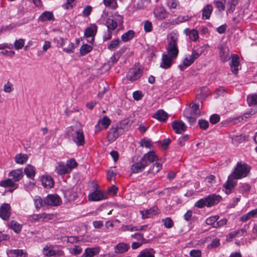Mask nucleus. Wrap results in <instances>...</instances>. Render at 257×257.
Listing matches in <instances>:
<instances>
[{"instance_id":"obj_55","label":"nucleus","mask_w":257,"mask_h":257,"mask_svg":"<svg viewBox=\"0 0 257 257\" xmlns=\"http://www.w3.org/2000/svg\"><path fill=\"white\" fill-rule=\"evenodd\" d=\"M162 222L164 223V226L167 228H170L173 227L174 222L170 217H167L162 219Z\"/></svg>"},{"instance_id":"obj_16","label":"nucleus","mask_w":257,"mask_h":257,"mask_svg":"<svg viewBox=\"0 0 257 257\" xmlns=\"http://www.w3.org/2000/svg\"><path fill=\"white\" fill-rule=\"evenodd\" d=\"M154 14L158 20H163L167 17V13L161 6H158L155 8Z\"/></svg>"},{"instance_id":"obj_50","label":"nucleus","mask_w":257,"mask_h":257,"mask_svg":"<svg viewBox=\"0 0 257 257\" xmlns=\"http://www.w3.org/2000/svg\"><path fill=\"white\" fill-rule=\"evenodd\" d=\"M191 112L190 114L198 116L200 115V111L199 109V105L194 103L191 107Z\"/></svg>"},{"instance_id":"obj_43","label":"nucleus","mask_w":257,"mask_h":257,"mask_svg":"<svg viewBox=\"0 0 257 257\" xmlns=\"http://www.w3.org/2000/svg\"><path fill=\"white\" fill-rule=\"evenodd\" d=\"M9 254H13V257H26V252L22 249H11L9 251Z\"/></svg>"},{"instance_id":"obj_32","label":"nucleus","mask_w":257,"mask_h":257,"mask_svg":"<svg viewBox=\"0 0 257 257\" xmlns=\"http://www.w3.org/2000/svg\"><path fill=\"white\" fill-rule=\"evenodd\" d=\"M0 186L4 187H14L16 189L18 188V185L16 184L12 179L9 178L5 180L1 181L0 182Z\"/></svg>"},{"instance_id":"obj_36","label":"nucleus","mask_w":257,"mask_h":257,"mask_svg":"<svg viewBox=\"0 0 257 257\" xmlns=\"http://www.w3.org/2000/svg\"><path fill=\"white\" fill-rule=\"evenodd\" d=\"M103 129H107L109 126L111 120L107 116H103L102 118L99 119L97 122Z\"/></svg>"},{"instance_id":"obj_47","label":"nucleus","mask_w":257,"mask_h":257,"mask_svg":"<svg viewBox=\"0 0 257 257\" xmlns=\"http://www.w3.org/2000/svg\"><path fill=\"white\" fill-rule=\"evenodd\" d=\"M66 165L69 169L70 173L73 169L77 166L78 164L74 159H70L67 161Z\"/></svg>"},{"instance_id":"obj_35","label":"nucleus","mask_w":257,"mask_h":257,"mask_svg":"<svg viewBox=\"0 0 257 257\" xmlns=\"http://www.w3.org/2000/svg\"><path fill=\"white\" fill-rule=\"evenodd\" d=\"M37 219L38 221H47L50 220H52L54 218V215L52 214H47L46 213H43L40 214L36 215Z\"/></svg>"},{"instance_id":"obj_51","label":"nucleus","mask_w":257,"mask_h":257,"mask_svg":"<svg viewBox=\"0 0 257 257\" xmlns=\"http://www.w3.org/2000/svg\"><path fill=\"white\" fill-rule=\"evenodd\" d=\"M247 101L249 106L257 104V94L248 95Z\"/></svg>"},{"instance_id":"obj_44","label":"nucleus","mask_w":257,"mask_h":257,"mask_svg":"<svg viewBox=\"0 0 257 257\" xmlns=\"http://www.w3.org/2000/svg\"><path fill=\"white\" fill-rule=\"evenodd\" d=\"M92 50L91 46L88 44L82 45L80 49V53L82 56H84L89 53Z\"/></svg>"},{"instance_id":"obj_8","label":"nucleus","mask_w":257,"mask_h":257,"mask_svg":"<svg viewBox=\"0 0 257 257\" xmlns=\"http://www.w3.org/2000/svg\"><path fill=\"white\" fill-rule=\"evenodd\" d=\"M61 199L56 194L47 195L44 199V204L46 206H56L60 205Z\"/></svg>"},{"instance_id":"obj_40","label":"nucleus","mask_w":257,"mask_h":257,"mask_svg":"<svg viewBox=\"0 0 257 257\" xmlns=\"http://www.w3.org/2000/svg\"><path fill=\"white\" fill-rule=\"evenodd\" d=\"M249 228V224H245L243 227L239 229L235 230L236 232L237 237H243L247 235V230Z\"/></svg>"},{"instance_id":"obj_57","label":"nucleus","mask_w":257,"mask_h":257,"mask_svg":"<svg viewBox=\"0 0 257 257\" xmlns=\"http://www.w3.org/2000/svg\"><path fill=\"white\" fill-rule=\"evenodd\" d=\"M214 3L219 11L224 10V2L223 0H215Z\"/></svg>"},{"instance_id":"obj_26","label":"nucleus","mask_w":257,"mask_h":257,"mask_svg":"<svg viewBox=\"0 0 257 257\" xmlns=\"http://www.w3.org/2000/svg\"><path fill=\"white\" fill-rule=\"evenodd\" d=\"M184 33L189 36V39L193 41H196L199 38V34L197 30L195 29L190 30L189 29H185Z\"/></svg>"},{"instance_id":"obj_54","label":"nucleus","mask_w":257,"mask_h":257,"mask_svg":"<svg viewBox=\"0 0 257 257\" xmlns=\"http://www.w3.org/2000/svg\"><path fill=\"white\" fill-rule=\"evenodd\" d=\"M250 186L247 184H244L240 186L238 189L240 193L243 194L244 193H248L250 189Z\"/></svg>"},{"instance_id":"obj_23","label":"nucleus","mask_w":257,"mask_h":257,"mask_svg":"<svg viewBox=\"0 0 257 257\" xmlns=\"http://www.w3.org/2000/svg\"><path fill=\"white\" fill-rule=\"evenodd\" d=\"M41 181L43 187L45 188H52L54 185V181L52 177L48 175L43 176L41 177Z\"/></svg>"},{"instance_id":"obj_1","label":"nucleus","mask_w":257,"mask_h":257,"mask_svg":"<svg viewBox=\"0 0 257 257\" xmlns=\"http://www.w3.org/2000/svg\"><path fill=\"white\" fill-rule=\"evenodd\" d=\"M178 37L175 34H170L167 47V55L170 56L173 58H176L179 53L178 48Z\"/></svg>"},{"instance_id":"obj_59","label":"nucleus","mask_w":257,"mask_h":257,"mask_svg":"<svg viewBox=\"0 0 257 257\" xmlns=\"http://www.w3.org/2000/svg\"><path fill=\"white\" fill-rule=\"evenodd\" d=\"M144 30L146 33H149L153 30V25L149 21H146L144 23Z\"/></svg>"},{"instance_id":"obj_20","label":"nucleus","mask_w":257,"mask_h":257,"mask_svg":"<svg viewBox=\"0 0 257 257\" xmlns=\"http://www.w3.org/2000/svg\"><path fill=\"white\" fill-rule=\"evenodd\" d=\"M55 172L59 175L63 176L66 174L70 173V170L63 162H59L55 167Z\"/></svg>"},{"instance_id":"obj_19","label":"nucleus","mask_w":257,"mask_h":257,"mask_svg":"<svg viewBox=\"0 0 257 257\" xmlns=\"http://www.w3.org/2000/svg\"><path fill=\"white\" fill-rule=\"evenodd\" d=\"M255 113L254 111L251 110L249 112H246L243 114V116H240L232 118L231 119H229L226 121V123H232L233 124H236L244 119V118H247L249 117L252 115L254 114Z\"/></svg>"},{"instance_id":"obj_10","label":"nucleus","mask_w":257,"mask_h":257,"mask_svg":"<svg viewBox=\"0 0 257 257\" xmlns=\"http://www.w3.org/2000/svg\"><path fill=\"white\" fill-rule=\"evenodd\" d=\"M106 198L107 195L104 192L97 189L88 195L89 201H98Z\"/></svg>"},{"instance_id":"obj_17","label":"nucleus","mask_w":257,"mask_h":257,"mask_svg":"<svg viewBox=\"0 0 257 257\" xmlns=\"http://www.w3.org/2000/svg\"><path fill=\"white\" fill-rule=\"evenodd\" d=\"M174 58L166 54H163L162 57V62L160 64V67L163 69H168L171 67L173 63V60Z\"/></svg>"},{"instance_id":"obj_3","label":"nucleus","mask_w":257,"mask_h":257,"mask_svg":"<svg viewBox=\"0 0 257 257\" xmlns=\"http://www.w3.org/2000/svg\"><path fill=\"white\" fill-rule=\"evenodd\" d=\"M68 135L72 137V140L78 146H82L85 144V138L82 129L74 130L70 127L68 130Z\"/></svg>"},{"instance_id":"obj_18","label":"nucleus","mask_w":257,"mask_h":257,"mask_svg":"<svg viewBox=\"0 0 257 257\" xmlns=\"http://www.w3.org/2000/svg\"><path fill=\"white\" fill-rule=\"evenodd\" d=\"M146 166H147V165L141 159L139 162L132 165L131 167L132 173L136 174L142 172Z\"/></svg>"},{"instance_id":"obj_41","label":"nucleus","mask_w":257,"mask_h":257,"mask_svg":"<svg viewBox=\"0 0 257 257\" xmlns=\"http://www.w3.org/2000/svg\"><path fill=\"white\" fill-rule=\"evenodd\" d=\"M140 144L141 147L151 149L153 147V143L150 139L146 138L142 139Z\"/></svg>"},{"instance_id":"obj_21","label":"nucleus","mask_w":257,"mask_h":257,"mask_svg":"<svg viewBox=\"0 0 257 257\" xmlns=\"http://www.w3.org/2000/svg\"><path fill=\"white\" fill-rule=\"evenodd\" d=\"M9 176L12 177V179L15 182H17L21 180L24 176L22 169H18L11 171Z\"/></svg>"},{"instance_id":"obj_29","label":"nucleus","mask_w":257,"mask_h":257,"mask_svg":"<svg viewBox=\"0 0 257 257\" xmlns=\"http://www.w3.org/2000/svg\"><path fill=\"white\" fill-rule=\"evenodd\" d=\"M54 17L52 12L45 11L43 12L38 18V20L41 22L53 20Z\"/></svg>"},{"instance_id":"obj_45","label":"nucleus","mask_w":257,"mask_h":257,"mask_svg":"<svg viewBox=\"0 0 257 257\" xmlns=\"http://www.w3.org/2000/svg\"><path fill=\"white\" fill-rule=\"evenodd\" d=\"M119 39H114L110 42L107 46V48L109 50L113 51L119 47Z\"/></svg>"},{"instance_id":"obj_63","label":"nucleus","mask_w":257,"mask_h":257,"mask_svg":"<svg viewBox=\"0 0 257 257\" xmlns=\"http://www.w3.org/2000/svg\"><path fill=\"white\" fill-rule=\"evenodd\" d=\"M92 8L90 6H87L84 8L82 11L83 16L84 17H88L91 13Z\"/></svg>"},{"instance_id":"obj_12","label":"nucleus","mask_w":257,"mask_h":257,"mask_svg":"<svg viewBox=\"0 0 257 257\" xmlns=\"http://www.w3.org/2000/svg\"><path fill=\"white\" fill-rule=\"evenodd\" d=\"M123 133V131L120 130L117 125L116 127H112L109 130L107 138L109 141H114L120 135Z\"/></svg>"},{"instance_id":"obj_28","label":"nucleus","mask_w":257,"mask_h":257,"mask_svg":"<svg viewBox=\"0 0 257 257\" xmlns=\"http://www.w3.org/2000/svg\"><path fill=\"white\" fill-rule=\"evenodd\" d=\"M35 168L34 166L31 165H28L24 169V172L27 177L33 179L35 176Z\"/></svg>"},{"instance_id":"obj_39","label":"nucleus","mask_w":257,"mask_h":257,"mask_svg":"<svg viewBox=\"0 0 257 257\" xmlns=\"http://www.w3.org/2000/svg\"><path fill=\"white\" fill-rule=\"evenodd\" d=\"M162 167L161 164L158 162H156L151 166L150 169L148 171V173L153 174H157L162 169Z\"/></svg>"},{"instance_id":"obj_60","label":"nucleus","mask_w":257,"mask_h":257,"mask_svg":"<svg viewBox=\"0 0 257 257\" xmlns=\"http://www.w3.org/2000/svg\"><path fill=\"white\" fill-rule=\"evenodd\" d=\"M198 125L200 128L206 130L209 126V122L204 119H199L198 121Z\"/></svg>"},{"instance_id":"obj_9","label":"nucleus","mask_w":257,"mask_h":257,"mask_svg":"<svg viewBox=\"0 0 257 257\" xmlns=\"http://www.w3.org/2000/svg\"><path fill=\"white\" fill-rule=\"evenodd\" d=\"M238 179L232 174L228 177L227 180L226 181V194H229L232 193L237 184Z\"/></svg>"},{"instance_id":"obj_4","label":"nucleus","mask_w":257,"mask_h":257,"mask_svg":"<svg viewBox=\"0 0 257 257\" xmlns=\"http://www.w3.org/2000/svg\"><path fill=\"white\" fill-rule=\"evenodd\" d=\"M250 170V167L247 164L237 162L232 174L238 179L246 177Z\"/></svg>"},{"instance_id":"obj_34","label":"nucleus","mask_w":257,"mask_h":257,"mask_svg":"<svg viewBox=\"0 0 257 257\" xmlns=\"http://www.w3.org/2000/svg\"><path fill=\"white\" fill-rule=\"evenodd\" d=\"M213 8L211 5H206L202 10V18L209 19L212 12Z\"/></svg>"},{"instance_id":"obj_15","label":"nucleus","mask_w":257,"mask_h":257,"mask_svg":"<svg viewBox=\"0 0 257 257\" xmlns=\"http://www.w3.org/2000/svg\"><path fill=\"white\" fill-rule=\"evenodd\" d=\"M158 207L154 206L149 209L141 210L140 212L142 215V218L144 219L153 217L158 213Z\"/></svg>"},{"instance_id":"obj_62","label":"nucleus","mask_w":257,"mask_h":257,"mask_svg":"<svg viewBox=\"0 0 257 257\" xmlns=\"http://www.w3.org/2000/svg\"><path fill=\"white\" fill-rule=\"evenodd\" d=\"M82 248L79 246H75L74 248L70 250V252L71 254L74 255L79 254L82 252Z\"/></svg>"},{"instance_id":"obj_14","label":"nucleus","mask_w":257,"mask_h":257,"mask_svg":"<svg viewBox=\"0 0 257 257\" xmlns=\"http://www.w3.org/2000/svg\"><path fill=\"white\" fill-rule=\"evenodd\" d=\"M172 126L177 134H181L186 130L187 126L182 120H175L172 122Z\"/></svg>"},{"instance_id":"obj_11","label":"nucleus","mask_w":257,"mask_h":257,"mask_svg":"<svg viewBox=\"0 0 257 257\" xmlns=\"http://www.w3.org/2000/svg\"><path fill=\"white\" fill-rule=\"evenodd\" d=\"M11 215V206L8 203H4L0 207V217L4 220H9Z\"/></svg>"},{"instance_id":"obj_27","label":"nucleus","mask_w":257,"mask_h":257,"mask_svg":"<svg viewBox=\"0 0 257 257\" xmlns=\"http://www.w3.org/2000/svg\"><path fill=\"white\" fill-rule=\"evenodd\" d=\"M153 117L162 122L166 121L168 114L163 109L158 110L153 115Z\"/></svg>"},{"instance_id":"obj_48","label":"nucleus","mask_w":257,"mask_h":257,"mask_svg":"<svg viewBox=\"0 0 257 257\" xmlns=\"http://www.w3.org/2000/svg\"><path fill=\"white\" fill-rule=\"evenodd\" d=\"M238 0H228L227 12L228 13H232L234 10L235 6L238 4Z\"/></svg>"},{"instance_id":"obj_13","label":"nucleus","mask_w":257,"mask_h":257,"mask_svg":"<svg viewBox=\"0 0 257 257\" xmlns=\"http://www.w3.org/2000/svg\"><path fill=\"white\" fill-rule=\"evenodd\" d=\"M142 159L147 166H148L150 163L158 160V157L155 152L152 151L145 154Z\"/></svg>"},{"instance_id":"obj_22","label":"nucleus","mask_w":257,"mask_h":257,"mask_svg":"<svg viewBox=\"0 0 257 257\" xmlns=\"http://www.w3.org/2000/svg\"><path fill=\"white\" fill-rule=\"evenodd\" d=\"M97 26L93 24L90 27L87 28L84 32V36L86 38L92 37L91 41H88L90 43H92L94 41V36L97 32Z\"/></svg>"},{"instance_id":"obj_2","label":"nucleus","mask_w":257,"mask_h":257,"mask_svg":"<svg viewBox=\"0 0 257 257\" xmlns=\"http://www.w3.org/2000/svg\"><path fill=\"white\" fill-rule=\"evenodd\" d=\"M221 197L219 195L214 194L209 195L206 198L201 199L197 201L195 206L199 208H202L205 206L211 207L217 204L221 200Z\"/></svg>"},{"instance_id":"obj_52","label":"nucleus","mask_w":257,"mask_h":257,"mask_svg":"<svg viewBox=\"0 0 257 257\" xmlns=\"http://www.w3.org/2000/svg\"><path fill=\"white\" fill-rule=\"evenodd\" d=\"M34 203L36 209H40L43 206H45L44 204V200L39 196H36L35 197L34 199Z\"/></svg>"},{"instance_id":"obj_30","label":"nucleus","mask_w":257,"mask_h":257,"mask_svg":"<svg viewBox=\"0 0 257 257\" xmlns=\"http://www.w3.org/2000/svg\"><path fill=\"white\" fill-rule=\"evenodd\" d=\"M155 250L152 248H146L142 250L137 257H155Z\"/></svg>"},{"instance_id":"obj_5","label":"nucleus","mask_w":257,"mask_h":257,"mask_svg":"<svg viewBox=\"0 0 257 257\" xmlns=\"http://www.w3.org/2000/svg\"><path fill=\"white\" fill-rule=\"evenodd\" d=\"M142 75V70L139 65L136 64L127 73L126 78L128 80L133 81L139 79Z\"/></svg>"},{"instance_id":"obj_61","label":"nucleus","mask_w":257,"mask_h":257,"mask_svg":"<svg viewBox=\"0 0 257 257\" xmlns=\"http://www.w3.org/2000/svg\"><path fill=\"white\" fill-rule=\"evenodd\" d=\"M54 42L56 43L57 46L60 48L63 47L65 44L66 40L62 38L59 37L55 38Z\"/></svg>"},{"instance_id":"obj_6","label":"nucleus","mask_w":257,"mask_h":257,"mask_svg":"<svg viewBox=\"0 0 257 257\" xmlns=\"http://www.w3.org/2000/svg\"><path fill=\"white\" fill-rule=\"evenodd\" d=\"M123 22V17L119 15L116 16L114 19L107 18L105 24L107 31H114L118 25H121Z\"/></svg>"},{"instance_id":"obj_7","label":"nucleus","mask_w":257,"mask_h":257,"mask_svg":"<svg viewBox=\"0 0 257 257\" xmlns=\"http://www.w3.org/2000/svg\"><path fill=\"white\" fill-rule=\"evenodd\" d=\"M229 59H230V61L229 63V65L230 70L232 73L236 75L238 74L239 67H240L239 56L236 54H232Z\"/></svg>"},{"instance_id":"obj_49","label":"nucleus","mask_w":257,"mask_h":257,"mask_svg":"<svg viewBox=\"0 0 257 257\" xmlns=\"http://www.w3.org/2000/svg\"><path fill=\"white\" fill-rule=\"evenodd\" d=\"M11 228L16 232L19 233L22 229L21 225L15 221H12L10 223Z\"/></svg>"},{"instance_id":"obj_53","label":"nucleus","mask_w":257,"mask_h":257,"mask_svg":"<svg viewBox=\"0 0 257 257\" xmlns=\"http://www.w3.org/2000/svg\"><path fill=\"white\" fill-rule=\"evenodd\" d=\"M43 253L47 256H53L55 253V250L51 247H45L43 248Z\"/></svg>"},{"instance_id":"obj_46","label":"nucleus","mask_w":257,"mask_h":257,"mask_svg":"<svg viewBox=\"0 0 257 257\" xmlns=\"http://www.w3.org/2000/svg\"><path fill=\"white\" fill-rule=\"evenodd\" d=\"M217 218L216 216H211L206 219V223L208 225H212L214 227L219 226V222H217Z\"/></svg>"},{"instance_id":"obj_25","label":"nucleus","mask_w":257,"mask_h":257,"mask_svg":"<svg viewBox=\"0 0 257 257\" xmlns=\"http://www.w3.org/2000/svg\"><path fill=\"white\" fill-rule=\"evenodd\" d=\"M99 247H87L85 249L83 256L84 257H93L97 255L99 252Z\"/></svg>"},{"instance_id":"obj_24","label":"nucleus","mask_w":257,"mask_h":257,"mask_svg":"<svg viewBox=\"0 0 257 257\" xmlns=\"http://www.w3.org/2000/svg\"><path fill=\"white\" fill-rule=\"evenodd\" d=\"M130 245L124 242L118 243L114 247V252L116 254H120L127 251L130 248Z\"/></svg>"},{"instance_id":"obj_37","label":"nucleus","mask_w":257,"mask_h":257,"mask_svg":"<svg viewBox=\"0 0 257 257\" xmlns=\"http://www.w3.org/2000/svg\"><path fill=\"white\" fill-rule=\"evenodd\" d=\"M135 34V33L133 30H129L121 35V40L124 42H126L132 40L134 37Z\"/></svg>"},{"instance_id":"obj_58","label":"nucleus","mask_w":257,"mask_h":257,"mask_svg":"<svg viewBox=\"0 0 257 257\" xmlns=\"http://www.w3.org/2000/svg\"><path fill=\"white\" fill-rule=\"evenodd\" d=\"M132 237L137 239L138 241V242H142V241L143 244L146 242V239L144 237L143 234L140 233H135L132 235Z\"/></svg>"},{"instance_id":"obj_31","label":"nucleus","mask_w":257,"mask_h":257,"mask_svg":"<svg viewBox=\"0 0 257 257\" xmlns=\"http://www.w3.org/2000/svg\"><path fill=\"white\" fill-rule=\"evenodd\" d=\"M131 122L128 119H124L121 120L120 123L117 124L119 128L123 131V133L127 131L131 127Z\"/></svg>"},{"instance_id":"obj_38","label":"nucleus","mask_w":257,"mask_h":257,"mask_svg":"<svg viewBox=\"0 0 257 257\" xmlns=\"http://www.w3.org/2000/svg\"><path fill=\"white\" fill-rule=\"evenodd\" d=\"M194 62L193 59H191L189 56V57H186L184 59L182 64L179 65V67L181 71H183L186 67L191 65Z\"/></svg>"},{"instance_id":"obj_42","label":"nucleus","mask_w":257,"mask_h":257,"mask_svg":"<svg viewBox=\"0 0 257 257\" xmlns=\"http://www.w3.org/2000/svg\"><path fill=\"white\" fill-rule=\"evenodd\" d=\"M225 42H221L218 45L217 49L219 51V54L220 59L222 62H225V51H224Z\"/></svg>"},{"instance_id":"obj_64","label":"nucleus","mask_w":257,"mask_h":257,"mask_svg":"<svg viewBox=\"0 0 257 257\" xmlns=\"http://www.w3.org/2000/svg\"><path fill=\"white\" fill-rule=\"evenodd\" d=\"M190 255L192 257H200L201 252L199 249H193L190 251Z\"/></svg>"},{"instance_id":"obj_33","label":"nucleus","mask_w":257,"mask_h":257,"mask_svg":"<svg viewBox=\"0 0 257 257\" xmlns=\"http://www.w3.org/2000/svg\"><path fill=\"white\" fill-rule=\"evenodd\" d=\"M28 159V156L27 154L20 153L17 154L15 157V161L17 164H24Z\"/></svg>"},{"instance_id":"obj_56","label":"nucleus","mask_w":257,"mask_h":257,"mask_svg":"<svg viewBox=\"0 0 257 257\" xmlns=\"http://www.w3.org/2000/svg\"><path fill=\"white\" fill-rule=\"evenodd\" d=\"M25 44V41L23 39H20L15 41L14 43L15 48L17 50L22 49Z\"/></svg>"}]
</instances>
